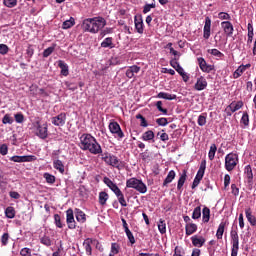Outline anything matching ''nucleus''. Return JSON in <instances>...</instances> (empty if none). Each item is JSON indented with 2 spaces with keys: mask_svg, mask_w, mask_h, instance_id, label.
I'll list each match as a JSON object with an SVG mask.
<instances>
[{
  "mask_svg": "<svg viewBox=\"0 0 256 256\" xmlns=\"http://www.w3.org/2000/svg\"><path fill=\"white\" fill-rule=\"evenodd\" d=\"M36 135L39 137V139H47V137H49L47 123L41 125V123L36 122Z\"/></svg>",
  "mask_w": 256,
  "mask_h": 256,
  "instance_id": "obj_9",
  "label": "nucleus"
},
{
  "mask_svg": "<svg viewBox=\"0 0 256 256\" xmlns=\"http://www.w3.org/2000/svg\"><path fill=\"white\" fill-rule=\"evenodd\" d=\"M207 124V113H202L199 117H198V125L200 127H203Z\"/></svg>",
  "mask_w": 256,
  "mask_h": 256,
  "instance_id": "obj_46",
  "label": "nucleus"
},
{
  "mask_svg": "<svg viewBox=\"0 0 256 256\" xmlns=\"http://www.w3.org/2000/svg\"><path fill=\"white\" fill-rule=\"evenodd\" d=\"M0 241H1V245L2 247H7V245H9V233H4L1 238H0Z\"/></svg>",
  "mask_w": 256,
  "mask_h": 256,
  "instance_id": "obj_48",
  "label": "nucleus"
},
{
  "mask_svg": "<svg viewBox=\"0 0 256 256\" xmlns=\"http://www.w3.org/2000/svg\"><path fill=\"white\" fill-rule=\"evenodd\" d=\"M14 118L16 123H23L25 121V116L21 112H18L17 114H15Z\"/></svg>",
  "mask_w": 256,
  "mask_h": 256,
  "instance_id": "obj_57",
  "label": "nucleus"
},
{
  "mask_svg": "<svg viewBox=\"0 0 256 256\" xmlns=\"http://www.w3.org/2000/svg\"><path fill=\"white\" fill-rule=\"evenodd\" d=\"M13 118L11 117V115H9V114H6L4 117H3V119H2V123L4 124V125H13Z\"/></svg>",
  "mask_w": 256,
  "mask_h": 256,
  "instance_id": "obj_52",
  "label": "nucleus"
},
{
  "mask_svg": "<svg viewBox=\"0 0 256 256\" xmlns=\"http://www.w3.org/2000/svg\"><path fill=\"white\" fill-rule=\"evenodd\" d=\"M215 153H217V145L215 143H213V144H211L210 150L208 153V157H209L210 161H213V159H215Z\"/></svg>",
  "mask_w": 256,
  "mask_h": 256,
  "instance_id": "obj_43",
  "label": "nucleus"
},
{
  "mask_svg": "<svg viewBox=\"0 0 256 256\" xmlns=\"http://www.w3.org/2000/svg\"><path fill=\"white\" fill-rule=\"evenodd\" d=\"M156 108L158 109V111H160V113H163V115H167L168 110H167V108H163V102L162 101H157L156 102Z\"/></svg>",
  "mask_w": 256,
  "mask_h": 256,
  "instance_id": "obj_51",
  "label": "nucleus"
},
{
  "mask_svg": "<svg viewBox=\"0 0 256 256\" xmlns=\"http://www.w3.org/2000/svg\"><path fill=\"white\" fill-rule=\"evenodd\" d=\"M53 167L54 169L59 171V173H65V165H63V162L61 160H55L53 162Z\"/></svg>",
  "mask_w": 256,
  "mask_h": 256,
  "instance_id": "obj_37",
  "label": "nucleus"
},
{
  "mask_svg": "<svg viewBox=\"0 0 256 256\" xmlns=\"http://www.w3.org/2000/svg\"><path fill=\"white\" fill-rule=\"evenodd\" d=\"M247 69H251V64L240 65L233 73L234 79H239V77H241V75H243V73L246 72Z\"/></svg>",
  "mask_w": 256,
  "mask_h": 256,
  "instance_id": "obj_17",
  "label": "nucleus"
},
{
  "mask_svg": "<svg viewBox=\"0 0 256 256\" xmlns=\"http://www.w3.org/2000/svg\"><path fill=\"white\" fill-rule=\"evenodd\" d=\"M208 53L214 57H219L220 59L221 57H225V54H223V52L219 51L218 49H209Z\"/></svg>",
  "mask_w": 256,
  "mask_h": 256,
  "instance_id": "obj_50",
  "label": "nucleus"
},
{
  "mask_svg": "<svg viewBox=\"0 0 256 256\" xmlns=\"http://www.w3.org/2000/svg\"><path fill=\"white\" fill-rule=\"evenodd\" d=\"M125 233L131 245H135V236H133V232H131V230H127Z\"/></svg>",
  "mask_w": 256,
  "mask_h": 256,
  "instance_id": "obj_58",
  "label": "nucleus"
},
{
  "mask_svg": "<svg viewBox=\"0 0 256 256\" xmlns=\"http://www.w3.org/2000/svg\"><path fill=\"white\" fill-rule=\"evenodd\" d=\"M197 61H198V65H199L201 71H203V73H211V71H213L215 69V66L207 64V61H205V59L203 57H199L197 59Z\"/></svg>",
  "mask_w": 256,
  "mask_h": 256,
  "instance_id": "obj_13",
  "label": "nucleus"
},
{
  "mask_svg": "<svg viewBox=\"0 0 256 256\" xmlns=\"http://www.w3.org/2000/svg\"><path fill=\"white\" fill-rule=\"evenodd\" d=\"M99 204L102 206L107 205V201L109 200V194L105 191L99 193Z\"/></svg>",
  "mask_w": 256,
  "mask_h": 256,
  "instance_id": "obj_34",
  "label": "nucleus"
},
{
  "mask_svg": "<svg viewBox=\"0 0 256 256\" xmlns=\"http://www.w3.org/2000/svg\"><path fill=\"white\" fill-rule=\"evenodd\" d=\"M67 122V114L65 112H61L57 116L52 117L51 123L55 125V127H63Z\"/></svg>",
  "mask_w": 256,
  "mask_h": 256,
  "instance_id": "obj_10",
  "label": "nucleus"
},
{
  "mask_svg": "<svg viewBox=\"0 0 256 256\" xmlns=\"http://www.w3.org/2000/svg\"><path fill=\"white\" fill-rule=\"evenodd\" d=\"M92 244H93V239L92 238H87L84 241L85 251H86V254L89 255V256L93 255V248L91 247Z\"/></svg>",
  "mask_w": 256,
  "mask_h": 256,
  "instance_id": "obj_24",
  "label": "nucleus"
},
{
  "mask_svg": "<svg viewBox=\"0 0 256 256\" xmlns=\"http://www.w3.org/2000/svg\"><path fill=\"white\" fill-rule=\"evenodd\" d=\"M240 125L245 129V127H249V113L243 112V115L240 119Z\"/></svg>",
  "mask_w": 256,
  "mask_h": 256,
  "instance_id": "obj_39",
  "label": "nucleus"
},
{
  "mask_svg": "<svg viewBox=\"0 0 256 256\" xmlns=\"http://www.w3.org/2000/svg\"><path fill=\"white\" fill-rule=\"evenodd\" d=\"M107 25L105 18L98 16L94 18L84 19L82 22V29L85 33H99Z\"/></svg>",
  "mask_w": 256,
  "mask_h": 256,
  "instance_id": "obj_2",
  "label": "nucleus"
},
{
  "mask_svg": "<svg viewBox=\"0 0 256 256\" xmlns=\"http://www.w3.org/2000/svg\"><path fill=\"white\" fill-rule=\"evenodd\" d=\"M74 213L78 223H85V221H87V216L85 215V212H83L81 209L76 208Z\"/></svg>",
  "mask_w": 256,
  "mask_h": 256,
  "instance_id": "obj_21",
  "label": "nucleus"
},
{
  "mask_svg": "<svg viewBox=\"0 0 256 256\" xmlns=\"http://www.w3.org/2000/svg\"><path fill=\"white\" fill-rule=\"evenodd\" d=\"M20 255L21 256H29V255H31V249L30 248H22L20 250Z\"/></svg>",
  "mask_w": 256,
  "mask_h": 256,
  "instance_id": "obj_64",
  "label": "nucleus"
},
{
  "mask_svg": "<svg viewBox=\"0 0 256 256\" xmlns=\"http://www.w3.org/2000/svg\"><path fill=\"white\" fill-rule=\"evenodd\" d=\"M7 53H9V46L0 44V55H7Z\"/></svg>",
  "mask_w": 256,
  "mask_h": 256,
  "instance_id": "obj_61",
  "label": "nucleus"
},
{
  "mask_svg": "<svg viewBox=\"0 0 256 256\" xmlns=\"http://www.w3.org/2000/svg\"><path fill=\"white\" fill-rule=\"evenodd\" d=\"M185 181H187V170L184 169L182 173L180 174V177L178 179L177 183V189L178 191H181L183 189V186L185 185Z\"/></svg>",
  "mask_w": 256,
  "mask_h": 256,
  "instance_id": "obj_20",
  "label": "nucleus"
},
{
  "mask_svg": "<svg viewBox=\"0 0 256 256\" xmlns=\"http://www.w3.org/2000/svg\"><path fill=\"white\" fill-rule=\"evenodd\" d=\"M156 123L160 127H165V126L169 125V121L167 120V118H158V119H156Z\"/></svg>",
  "mask_w": 256,
  "mask_h": 256,
  "instance_id": "obj_56",
  "label": "nucleus"
},
{
  "mask_svg": "<svg viewBox=\"0 0 256 256\" xmlns=\"http://www.w3.org/2000/svg\"><path fill=\"white\" fill-rule=\"evenodd\" d=\"M108 128L114 137H118V139H123V137H125V133H123V130H121V126L118 122H110Z\"/></svg>",
  "mask_w": 256,
  "mask_h": 256,
  "instance_id": "obj_8",
  "label": "nucleus"
},
{
  "mask_svg": "<svg viewBox=\"0 0 256 256\" xmlns=\"http://www.w3.org/2000/svg\"><path fill=\"white\" fill-rule=\"evenodd\" d=\"M191 241L194 247H203V245H205V238L203 237L198 238L197 236H192Z\"/></svg>",
  "mask_w": 256,
  "mask_h": 256,
  "instance_id": "obj_29",
  "label": "nucleus"
},
{
  "mask_svg": "<svg viewBox=\"0 0 256 256\" xmlns=\"http://www.w3.org/2000/svg\"><path fill=\"white\" fill-rule=\"evenodd\" d=\"M205 169H207V160H202L200 163L199 170L193 180L192 189L199 187V184L201 183L203 177L205 176Z\"/></svg>",
  "mask_w": 256,
  "mask_h": 256,
  "instance_id": "obj_6",
  "label": "nucleus"
},
{
  "mask_svg": "<svg viewBox=\"0 0 256 256\" xmlns=\"http://www.w3.org/2000/svg\"><path fill=\"white\" fill-rule=\"evenodd\" d=\"M40 243H42V245H45L46 247H51L53 242L51 241V238L49 236H43L40 239Z\"/></svg>",
  "mask_w": 256,
  "mask_h": 256,
  "instance_id": "obj_49",
  "label": "nucleus"
},
{
  "mask_svg": "<svg viewBox=\"0 0 256 256\" xmlns=\"http://www.w3.org/2000/svg\"><path fill=\"white\" fill-rule=\"evenodd\" d=\"M120 251H121V245H119V243L117 242H113L111 243V250H110L109 256L119 255Z\"/></svg>",
  "mask_w": 256,
  "mask_h": 256,
  "instance_id": "obj_30",
  "label": "nucleus"
},
{
  "mask_svg": "<svg viewBox=\"0 0 256 256\" xmlns=\"http://www.w3.org/2000/svg\"><path fill=\"white\" fill-rule=\"evenodd\" d=\"M239 163V155L235 153H229L225 157V169L226 171H233L235 167H237V164Z\"/></svg>",
  "mask_w": 256,
  "mask_h": 256,
  "instance_id": "obj_5",
  "label": "nucleus"
},
{
  "mask_svg": "<svg viewBox=\"0 0 256 256\" xmlns=\"http://www.w3.org/2000/svg\"><path fill=\"white\" fill-rule=\"evenodd\" d=\"M231 193L232 195H234L235 197H237L239 195V187H237L236 184H232L231 185Z\"/></svg>",
  "mask_w": 256,
  "mask_h": 256,
  "instance_id": "obj_63",
  "label": "nucleus"
},
{
  "mask_svg": "<svg viewBox=\"0 0 256 256\" xmlns=\"http://www.w3.org/2000/svg\"><path fill=\"white\" fill-rule=\"evenodd\" d=\"M75 25V18L70 17L69 20H66L62 24V29H71Z\"/></svg>",
  "mask_w": 256,
  "mask_h": 256,
  "instance_id": "obj_41",
  "label": "nucleus"
},
{
  "mask_svg": "<svg viewBox=\"0 0 256 256\" xmlns=\"http://www.w3.org/2000/svg\"><path fill=\"white\" fill-rule=\"evenodd\" d=\"M158 99H166L167 101H174L177 99V95L175 94H169L167 92H160L157 95Z\"/></svg>",
  "mask_w": 256,
  "mask_h": 256,
  "instance_id": "obj_26",
  "label": "nucleus"
},
{
  "mask_svg": "<svg viewBox=\"0 0 256 256\" xmlns=\"http://www.w3.org/2000/svg\"><path fill=\"white\" fill-rule=\"evenodd\" d=\"M202 218L203 223H209V219H211V210L207 207H204L202 210Z\"/></svg>",
  "mask_w": 256,
  "mask_h": 256,
  "instance_id": "obj_38",
  "label": "nucleus"
},
{
  "mask_svg": "<svg viewBox=\"0 0 256 256\" xmlns=\"http://www.w3.org/2000/svg\"><path fill=\"white\" fill-rule=\"evenodd\" d=\"M136 119H140V121H141L140 126L141 127H149V124L147 123V120L145 119V117L143 115L137 114Z\"/></svg>",
  "mask_w": 256,
  "mask_h": 256,
  "instance_id": "obj_55",
  "label": "nucleus"
},
{
  "mask_svg": "<svg viewBox=\"0 0 256 256\" xmlns=\"http://www.w3.org/2000/svg\"><path fill=\"white\" fill-rule=\"evenodd\" d=\"M186 235H193L197 231V224L188 223L185 226Z\"/></svg>",
  "mask_w": 256,
  "mask_h": 256,
  "instance_id": "obj_35",
  "label": "nucleus"
},
{
  "mask_svg": "<svg viewBox=\"0 0 256 256\" xmlns=\"http://www.w3.org/2000/svg\"><path fill=\"white\" fill-rule=\"evenodd\" d=\"M246 213V219L248 220V222L250 223V225H252V227L256 226V218L255 216L251 213V208H248L245 210Z\"/></svg>",
  "mask_w": 256,
  "mask_h": 256,
  "instance_id": "obj_28",
  "label": "nucleus"
},
{
  "mask_svg": "<svg viewBox=\"0 0 256 256\" xmlns=\"http://www.w3.org/2000/svg\"><path fill=\"white\" fill-rule=\"evenodd\" d=\"M244 174L247 177L248 183H253V169L251 168V165L245 166Z\"/></svg>",
  "mask_w": 256,
  "mask_h": 256,
  "instance_id": "obj_32",
  "label": "nucleus"
},
{
  "mask_svg": "<svg viewBox=\"0 0 256 256\" xmlns=\"http://www.w3.org/2000/svg\"><path fill=\"white\" fill-rule=\"evenodd\" d=\"M221 27L227 37H233V31H235V29L233 28V24L230 21L222 22Z\"/></svg>",
  "mask_w": 256,
  "mask_h": 256,
  "instance_id": "obj_15",
  "label": "nucleus"
},
{
  "mask_svg": "<svg viewBox=\"0 0 256 256\" xmlns=\"http://www.w3.org/2000/svg\"><path fill=\"white\" fill-rule=\"evenodd\" d=\"M66 223L68 225V229H76L77 222H75V215L73 214V209L69 208L66 211Z\"/></svg>",
  "mask_w": 256,
  "mask_h": 256,
  "instance_id": "obj_12",
  "label": "nucleus"
},
{
  "mask_svg": "<svg viewBox=\"0 0 256 256\" xmlns=\"http://www.w3.org/2000/svg\"><path fill=\"white\" fill-rule=\"evenodd\" d=\"M101 47H103L104 49H107V47H109V49H113L115 47V45L113 44V38H105L104 41L101 43Z\"/></svg>",
  "mask_w": 256,
  "mask_h": 256,
  "instance_id": "obj_36",
  "label": "nucleus"
},
{
  "mask_svg": "<svg viewBox=\"0 0 256 256\" xmlns=\"http://www.w3.org/2000/svg\"><path fill=\"white\" fill-rule=\"evenodd\" d=\"M218 17L219 19H222V20L231 21V15H229V13L227 12H220L218 14Z\"/></svg>",
  "mask_w": 256,
  "mask_h": 256,
  "instance_id": "obj_59",
  "label": "nucleus"
},
{
  "mask_svg": "<svg viewBox=\"0 0 256 256\" xmlns=\"http://www.w3.org/2000/svg\"><path fill=\"white\" fill-rule=\"evenodd\" d=\"M243 108V101L235 102L233 101L231 104L228 105V109L232 111V113H235V111H239V109Z\"/></svg>",
  "mask_w": 256,
  "mask_h": 256,
  "instance_id": "obj_27",
  "label": "nucleus"
},
{
  "mask_svg": "<svg viewBox=\"0 0 256 256\" xmlns=\"http://www.w3.org/2000/svg\"><path fill=\"white\" fill-rule=\"evenodd\" d=\"M201 218V206H198L194 209L192 213V219H200Z\"/></svg>",
  "mask_w": 256,
  "mask_h": 256,
  "instance_id": "obj_53",
  "label": "nucleus"
},
{
  "mask_svg": "<svg viewBox=\"0 0 256 256\" xmlns=\"http://www.w3.org/2000/svg\"><path fill=\"white\" fill-rule=\"evenodd\" d=\"M176 176H177V173H175L174 170H170L168 175L164 179V182L162 184L163 187H167V185H169V183H173V180L175 179Z\"/></svg>",
  "mask_w": 256,
  "mask_h": 256,
  "instance_id": "obj_23",
  "label": "nucleus"
},
{
  "mask_svg": "<svg viewBox=\"0 0 256 256\" xmlns=\"http://www.w3.org/2000/svg\"><path fill=\"white\" fill-rule=\"evenodd\" d=\"M203 37L204 39H209L211 37V18H209V16L205 18Z\"/></svg>",
  "mask_w": 256,
  "mask_h": 256,
  "instance_id": "obj_16",
  "label": "nucleus"
},
{
  "mask_svg": "<svg viewBox=\"0 0 256 256\" xmlns=\"http://www.w3.org/2000/svg\"><path fill=\"white\" fill-rule=\"evenodd\" d=\"M230 239H231V256H237L239 253V233L237 230L230 231Z\"/></svg>",
  "mask_w": 256,
  "mask_h": 256,
  "instance_id": "obj_7",
  "label": "nucleus"
},
{
  "mask_svg": "<svg viewBox=\"0 0 256 256\" xmlns=\"http://www.w3.org/2000/svg\"><path fill=\"white\" fill-rule=\"evenodd\" d=\"M3 4L5 5V7L13 9V7H16L17 5V0H4Z\"/></svg>",
  "mask_w": 256,
  "mask_h": 256,
  "instance_id": "obj_54",
  "label": "nucleus"
},
{
  "mask_svg": "<svg viewBox=\"0 0 256 256\" xmlns=\"http://www.w3.org/2000/svg\"><path fill=\"white\" fill-rule=\"evenodd\" d=\"M44 179L46 180V183H48L49 185H53V183H55L56 178L53 174H50L48 172L43 174Z\"/></svg>",
  "mask_w": 256,
  "mask_h": 256,
  "instance_id": "obj_42",
  "label": "nucleus"
},
{
  "mask_svg": "<svg viewBox=\"0 0 256 256\" xmlns=\"http://www.w3.org/2000/svg\"><path fill=\"white\" fill-rule=\"evenodd\" d=\"M126 187L128 189H135V191H138V193H147V185L143 183V180L137 179L135 177L129 178L126 181Z\"/></svg>",
  "mask_w": 256,
  "mask_h": 256,
  "instance_id": "obj_3",
  "label": "nucleus"
},
{
  "mask_svg": "<svg viewBox=\"0 0 256 256\" xmlns=\"http://www.w3.org/2000/svg\"><path fill=\"white\" fill-rule=\"evenodd\" d=\"M155 133L153 130H148L142 134V141H153L155 142Z\"/></svg>",
  "mask_w": 256,
  "mask_h": 256,
  "instance_id": "obj_31",
  "label": "nucleus"
},
{
  "mask_svg": "<svg viewBox=\"0 0 256 256\" xmlns=\"http://www.w3.org/2000/svg\"><path fill=\"white\" fill-rule=\"evenodd\" d=\"M227 225V222H221L218 226L216 237L217 239H223V234L225 233V227Z\"/></svg>",
  "mask_w": 256,
  "mask_h": 256,
  "instance_id": "obj_33",
  "label": "nucleus"
},
{
  "mask_svg": "<svg viewBox=\"0 0 256 256\" xmlns=\"http://www.w3.org/2000/svg\"><path fill=\"white\" fill-rule=\"evenodd\" d=\"M134 23H135V29L137 33H139L140 35H143V31H144L143 18L141 16L139 17L135 16Z\"/></svg>",
  "mask_w": 256,
  "mask_h": 256,
  "instance_id": "obj_18",
  "label": "nucleus"
},
{
  "mask_svg": "<svg viewBox=\"0 0 256 256\" xmlns=\"http://www.w3.org/2000/svg\"><path fill=\"white\" fill-rule=\"evenodd\" d=\"M102 160L106 163V165H110L111 167H115L119 171L123 169V162L117 158V156L109 154V153H104L102 154Z\"/></svg>",
  "mask_w": 256,
  "mask_h": 256,
  "instance_id": "obj_4",
  "label": "nucleus"
},
{
  "mask_svg": "<svg viewBox=\"0 0 256 256\" xmlns=\"http://www.w3.org/2000/svg\"><path fill=\"white\" fill-rule=\"evenodd\" d=\"M5 215L8 219H15V208L9 206L5 210Z\"/></svg>",
  "mask_w": 256,
  "mask_h": 256,
  "instance_id": "obj_44",
  "label": "nucleus"
},
{
  "mask_svg": "<svg viewBox=\"0 0 256 256\" xmlns=\"http://www.w3.org/2000/svg\"><path fill=\"white\" fill-rule=\"evenodd\" d=\"M7 153H9V147L7 146V144H2L0 145V155H7Z\"/></svg>",
  "mask_w": 256,
  "mask_h": 256,
  "instance_id": "obj_62",
  "label": "nucleus"
},
{
  "mask_svg": "<svg viewBox=\"0 0 256 256\" xmlns=\"http://www.w3.org/2000/svg\"><path fill=\"white\" fill-rule=\"evenodd\" d=\"M114 194L116 195L118 202L120 203V205L122 207H127V201L125 200V195L123 194V192L121 191V189H119L118 191L114 192Z\"/></svg>",
  "mask_w": 256,
  "mask_h": 256,
  "instance_id": "obj_25",
  "label": "nucleus"
},
{
  "mask_svg": "<svg viewBox=\"0 0 256 256\" xmlns=\"http://www.w3.org/2000/svg\"><path fill=\"white\" fill-rule=\"evenodd\" d=\"M79 147L82 151H89L92 155H100V153H103L101 144H99L97 139H95L91 134L81 135Z\"/></svg>",
  "mask_w": 256,
  "mask_h": 256,
  "instance_id": "obj_1",
  "label": "nucleus"
},
{
  "mask_svg": "<svg viewBox=\"0 0 256 256\" xmlns=\"http://www.w3.org/2000/svg\"><path fill=\"white\" fill-rule=\"evenodd\" d=\"M207 85V79H205L203 76H200L197 78L194 89L195 91H205V89H207Z\"/></svg>",
  "mask_w": 256,
  "mask_h": 256,
  "instance_id": "obj_14",
  "label": "nucleus"
},
{
  "mask_svg": "<svg viewBox=\"0 0 256 256\" xmlns=\"http://www.w3.org/2000/svg\"><path fill=\"white\" fill-rule=\"evenodd\" d=\"M103 183L114 193L118 192L120 189L119 186H117V184H115L109 177H104Z\"/></svg>",
  "mask_w": 256,
  "mask_h": 256,
  "instance_id": "obj_19",
  "label": "nucleus"
},
{
  "mask_svg": "<svg viewBox=\"0 0 256 256\" xmlns=\"http://www.w3.org/2000/svg\"><path fill=\"white\" fill-rule=\"evenodd\" d=\"M55 47H57V44H53L52 46L48 47L47 49H45L43 51V57L44 58H47L49 57L50 55L53 54V51H55Z\"/></svg>",
  "mask_w": 256,
  "mask_h": 256,
  "instance_id": "obj_45",
  "label": "nucleus"
},
{
  "mask_svg": "<svg viewBox=\"0 0 256 256\" xmlns=\"http://www.w3.org/2000/svg\"><path fill=\"white\" fill-rule=\"evenodd\" d=\"M10 161L14 163H32V161H37V156L28 155V156H12Z\"/></svg>",
  "mask_w": 256,
  "mask_h": 256,
  "instance_id": "obj_11",
  "label": "nucleus"
},
{
  "mask_svg": "<svg viewBox=\"0 0 256 256\" xmlns=\"http://www.w3.org/2000/svg\"><path fill=\"white\" fill-rule=\"evenodd\" d=\"M155 3H152V4H146V5H144V7H143V13L144 14H147V13H149V11H151V9H155Z\"/></svg>",
  "mask_w": 256,
  "mask_h": 256,
  "instance_id": "obj_60",
  "label": "nucleus"
},
{
  "mask_svg": "<svg viewBox=\"0 0 256 256\" xmlns=\"http://www.w3.org/2000/svg\"><path fill=\"white\" fill-rule=\"evenodd\" d=\"M54 223L58 229H63V222L61 221V215L54 214Z\"/></svg>",
  "mask_w": 256,
  "mask_h": 256,
  "instance_id": "obj_47",
  "label": "nucleus"
},
{
  "mask_svg": "<svg viewBox=\"0 0 256 256\" xmlns=\"http://www.w3.org/2000/svg\"><path fill=\"white\" fill-rule=\"evenodd\" d=\"M58 67L61 69V75H63L64 77H67V75H69V66L67 65V63H65V61L59 60Z\"/></svg>",
  "mask_w": 256,
  "mask_h": 256,
  "instance_id": "obj_22",
  "label": "nucleus"
},
{
  "mask_svg": "<svg viewBox=\"0 0 256 256\" xmlns=\"http://www.w3.org/2000/svg\"><path fill=\"white\" fill-rule=\"evenodd\" d=\"M158 231L161 233V235H165V233H167V224L165 223V220H159Z\"/></svg>",
  "mask_w": 256,
  "mask_h": 256,
  "instance_id": "obj_40",
  "label": "nucleus"
}]
</instances>
